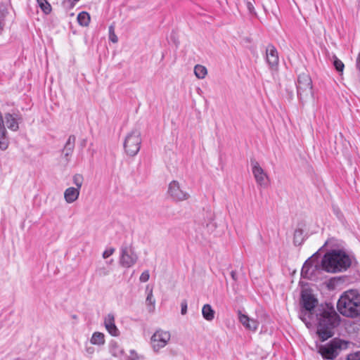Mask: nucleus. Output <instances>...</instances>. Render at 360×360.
<instances>
[{
  "instance_id": "16",
  "label": "nucleus",
  "mask_w": 360,
  "mask_h": 360,
  "mask_svg": "<svg viewBox=\"0 0 360 360\" xmlns=\"http://www.w3.org/2000/svg\"><path fill=\"white\" fill-rule=\"evenodd\" d=\"M315 269L316 266H313L310 262L307 261L302 266L301 275L304 278L311 279Z\"/></svg>"
},
{
  "instance_id": "17",
  "label": "nucleus",
  "mask_w": 360,
  "mask_h": 360,
  "mask_svg": "<svg viewBox=\"0 0 360 360\" xmlns=\"http://www.w3.org/2000/svg\"><path fill=\"white\" fill-rule=\"evenodd\" d=\"M110 352L112 356L120 358L121 360H123L125 354L122 347L115 341L112 342L110 345Z\"/></svg>"
},
{
  "instance_id": "36",
  "label": "nucleus",
  "mask_w": 360,
  "mask_h": 360,
  "mask_svg": "<svg viewBox=\"0 0 360 360\" xmlns=\"http://www.w3.org/2000/svg\"><path fill=\"white\" fill-rule=\"evenodd\" d=\"M4 30V23L0 22V34L2 33Z\"/></svg>"
},
{
  "instance_id": "23",
  "label": "nucleus",
  "mask_w": 360,
  "mask_h": 360,
  "mask_svg": "<svg viewBox=\"0 0 360 360\" xmlns=\"http://www.w3.org/2000/svg\"><path fill=\"white\" fill-rule=\"evenodd\" d=\"M40 8L46 14H49L51 11V6L46 0H37Z\"/></svg>"
},
{
  "instance_id": "22",
  "label": "nucleus",
  "mask_w": 360,
  "mask_h": 360,
  "mask_svg": "<svg viewBox=\"0 0 360 360\" xmlns=\"http://www.w3.org/2000/svg\"><path fill=\"white\" fill-rule=\"evenodd\" d=\"M77 21L82 26H87L90 22V15L88 13L82 11L78 14Z\"/></svg>"
},
{
  "instance_id": "26",
  "label": "nucleus",
  "mask_w": 360,
  "mask_h": 360,
  "mask_svg": "<svg viewBox=\"0 0 360 360\" xmlns=\"http://www.w3.org/2000/svg\"><path fill=\"white\" fill-rule=\"evenodd\" d=\"M146 304L148 305H150L152 307V309H154V306H155V300L153 298V290L152 289H150L148 292V295H147V297H146Z\"/></svg>"
},
{
  "instance_id": "15",
  "label": "nucleus",
  "mask_w": 360,
  "mask_h": 360,
  "mask_svg": "<svg viewBox=\"0 0 360 360\" xmlns=\"http://www.w3.org/2000/svg\"><path fill=\"white\" fill-rule=\"evenodd\" d=\"M9 146L8 132L5 127L3 115L0 112V150H6Z\"/></svg>"
},
{
  "instance_id": "30",
  "label": "nucleus",
  "mask_w": 360,
  "mask_h": 360,
  "mask_svg": "<svg viewBox=\"0 0 360 360\" xmlns=\"http://www.w3.org/2000/svg\"><path fill=\"white\" fill-rule=\"evenodd\" d=\"M114 252H115V248H110L106 249L103 252V259L108 258L109 257H110L114 253Z\"/></svg>"
},
{
  "instance_id": "37",
  "label": "nucleus",
  "mask_w": 360,
  "mask_h": 360,
  "mask_svg": "<svg viewBox=\"0 0 360 360\" xmlns=\"http://www.w3.org/2000/svg\"><path fill=\"white\" fill-rule=\"evenodd\" d=\"M302 234V232L300 231H296L295 232V237L296 238L297 235H301Z\"/></svg>"
},
{
  "instance_id": "8",
  "label": "nucleus",
  "mask_w": 360,
  "mask_h": 360,
  "mask_svg": "<svg viewBox=\"0 0 360 360\" xmlns=\"http://www.w3.org/2000/svg\"><path fill=\"white\" fill-rule=\"evenodd\" d=\"M138 255L131 245H123L120 248V264L124 268H130L138 261Z\"/></svg>"
},
{
  "instance_id": "14",
  "label": "nucleus",
  "mask_w": 360,
  "mask_h": 360,
  "mask_svg": "<svg viewBox=\"0 0 360 360\" xmlns=\"http://www.w3.org/2000/svg\"><path fill=\"white\" fill-rule=\"evenodd\" d=\"M266 60L269 65L273 68L278 64V54L273 45H268L266 49Z\"/></svg>"
},
{
  "instance_id": "5",
  "label": "nucleus",
  "mask_w": 360,
  "mask_h": 360,
  "mask_svg": "<svg viewBox=\"0 0 360 360\" xmlns=\"http://www.w3.org/2000/svg\"><path fill=\"white\" fill-rule=\"evenodd\" d=\"M297 90V95L302 101H306L312 97V81L309 74L304 72L299 75Z\"/></svg>"
},
{
  "instance_id": "25",
  "label": "nucleus",
  "mask_w": 360,
  "mask_h": 360,
  "mask_svg": "<svg viewBox=\"0 0 360 360\" xmlns=\"http://www.w3.org/2000/svg\"><path fill=\"white\" fill-rule=\"evenodd\" d=\"M139 359V356L137 354V352L135 350L131 349L129 351V353L128 354H124L123 360H138Z\"/></svg>"
},
{
  "instance_id": "1",
  "label": "nucleus",
  "mask_w": 360,
  "mask_h": 360,
  "mask_svg": "<svg viewBox=\"0 0 360 360\" xmlns=\"http://www.w3.org/2000/svg\"><path fill=\"white\" fill-rule=\"evenodd\" d=\"M302 309L300 319L307 328H311L318 321L317 333L322 341L333 335V329L339 323V316L332 307L321 306L316 307L317 300L309 291L302 292Z\"/></svg>"
},
{
  "instance_id": "9",
  "label": "nucleus",
  "mask_w": 360,
  "mask_h": 360,
  "mask_svg": "<svg viewBox=\"0 0 360 360\" xmlns=\"http://www.w3.org/2000/svg\"><path fill=\"white\" fill-rule=\"evenodd\" d=\"M5 127L13 131H17L19 129V124L22 122V117L18 111L6 112L3 115Z\"/></svg>"
},
{
  "instance_id": "33",
  "label": "nucleus",
  "mask_w": 360,
  "mask_h": 360,
  "mask_svg": "<svg viewBox=\"0 0 360 360\" xmlns=\"http://www.w3.org/2000/svg\"><path fill=\"white\" fill-rule=\"evenodd\" d=\"M73 150H65V148L63 149V155H64V158H65L66 161H68V156L72 154Z\"/></svg>"
},
{
  "instance_id": "18",
  "label": "nucleus",
  "mask_w": 360,
  "mask_h": 360,
  "mask_svg": "<svg viewBox=\"0 0 360 360\" xmlns=\"http://www.w3.org/2000/svg\"><path fill=\"white\" fill-rule=\"evenodd\" d=\"M215 312L209 304H204L202 308V315L207 321H212L214 319Z\"/></svg>"
},
{
  "instance_id": "3",
  "label": "nucleus",
  "mask_w": 360,
  "mask_h": 360,
  "mask_svg": "<svg viewBox=\"0 0 360 360\" xmlns=\"http://www.w3.org/2000/svg\"><path fill=\"white\" fill-rule=\"evenodd\" d=\"M339 312L347 317H356L360 314V294L354 290L345 292L337 304Z\"/></svg>"
},
{
  "instance_id": "40",
  "label": "nucleus",
  "mask_w": 360,
  "mask_h": 360,
  "mask_svg": "<svg viewBox=\"0 0 360 360\" xmlns=\"http://www.w3.org/2000/svg\"><path fill=\"white\" fill-rule=\"evenodd\" d=\"M108 271H106L105 269H103V275H108Z\"/></svg>"
},
{
  "instance_id": "4",
  "label": "nucleus",
  "mask_w": 360,
  "mask_h": 360,
  "mask_svg": "<svg viewBox=\"0 0 360 360\" xmlns=\"http://www.w3.org/2000/svg\"><path fill=\"white\" fill-rule=\"evenodd\" d=\"M141 144V131L136 129H133L125 137L124 142V150L128 155L135 156L140 150Z\"/></svg>"
},
{
  "instance_id": "34",
  "label": "nucleus",
  "mask_w": 360,
  "mask_h": 360,
  "mask_svg": "<svg viewBox=\"0 0 360 360\" xmlns=\"http://www.w3.org/2000/svg\"><path fill=\"white\" fill-rule=\"evenodd\" d=\"M356 68L360 71V53L358 54L356 58Z\"/></svg>"
},
{
  "instance_id": "20",
  "label": "nucleus",
  "mask_w": 360,
  "mask_h": 360,
  "mask_svg": "<svg viewBox=\"0 0 360 360\" xmlns=\"http://www.w3.org/2000/svg\"><path fill=\"white\" fill-rule=\"evenodd\" d=\"M252 173L256 180H264L267 178L266 174L257 162L252 165Z\"/></svg>"
},
{
  "instance_id": "24",
  "label": "nucleus",
  "mask_w": 360,
  "mask_h": 360,
  "mask_svg": "<svg viewBox=\"0 0 360 360\" xmlns=\"http://www.w3.org/2000/svg\"><path fill=\"white\" fill-rule=\"evenodd\" d=\"M75 136H70L68 139L65 146L64 147L65 150H73L75 148Z\"/></svg>"
},
{
  "instance_id": "29",
  "label": "nucleus",
  "mask_w": 360,
  "mask_h": 360,
  "mask_svg": "<svg viewBox=\"0 0 360 360\" xmlns=\"http://www.w3.org/2000/svg\"><path fill=\"white\" fill-rule=\"evenodd\" d=\"M150 274L148 270L144 271L140 276L139 280L141 282L145 283L149 280Z\"/></svg>"
},
{
  "instance_id": "21",
  "label": "nucleus",
  "mask_w": 360,
  "mask_h": 360,
  "mask_svg": "<svg viewBox=\"0 0 360 360\" xmlns=\"http://www.w3.org/2000/svg\"><path fill=\"white\" fill-rule=\"evenodd\" d=\"M194 74L197 78L202 79L207 75V70L202 65H196L194 67Z\"/></svg>"
},
{
  "instance_id": "39",
  "label": "nucleus",
  "mask_w": 360,
  "mask_h": 360,
  "mask_svg": "<svg viewBox=\"0 0 360 360\" xmlns=\"http://www.w3.org/2000/svg\"><path fill=\"white\" fill-rule=\"evenodd\" d=\"M87 352H89V353H92L94 352V349L93 348H89L87 349Z\"/></svg>"
},
{
  "instance_id": "38",
  "label": "nucleus",
  "mask_w": 360,
  "mask_h": 360,
  "mask_svg": "<svg viewBox=\"0 0 360 360\" xmlns=\"http://www.w3.org/2000/svg\"><path fill=\"white\" fill-rule=\"evenodd\" d=\"M248 9L250 10V11H252V10L253 9V6L251 4H248Z\"/></svg>"
},
{
  "instance_id": "28",
  "label": "nucleus",
  "mask_w": 360,
  "mask_h": 360,
  "mask_svg": "<svg viewBox=\"0 0 360 360\" xmlns=\"http://www.w3.org/2000/svg\"><path fill=\"white\" fill-rule=\"evenodd\" d=\"M334 66L335 68V69L338 71V72H342L343 71V69H344V64L343 63L339 60L338 58H335V60H334Z\"/></svg>"
},
{
  "instance_id": "27",
  "label": "nucleus",
  "mask_w": 360,
  "mask_h": 360,
  "mask_svg": "<svg viewBox=\"0 0 360 360\" xmlns=\"http://www.w3.org/2000/svg\"><path fill=\"white\" fill-rule=\"evenodd\" d=\"M109 39L112 42V43H117V41H118V38L116 36V34H115V32H114V28L112 26H110L109 27Z\"/></svg>"
},
{
  "instance_id": "13",
  "label": "nucleus",
  "mask_w": 360,
  "mask_h": 360,
  "mask_svg": "<svg viewBox=\"0 0 360 360\" xmlns=\"http://www.w3.org/2000/svg\"><path fill=\"white\" fill-rule=\"evenodd\" d=\"M81 186V183H77L75 187H69L65 191L64 198L67 203H72L78 199Z\"/></svg>"
},
{
  "instance_id": "19",
  "label": "nucleus",
  "mask_w": 360,
  "mask_h": 360,
  "mask_svg": "<svg viewBox=\"0 0 360 360\" xmlns=\"http://www.w3.org/2000/svg\"><path fill=\"white\" fill-rule=\"evenodd\" d=\"M90 342L94 345H103L105 342V335L101 332H94L91 335Z\"/></svg>"
},
{
  "instance_id": "12",
  "label": "nucleus",
  "mask_w": 360,
  "mask_h": 360,
  "mask_svg": "<svg viewBox=\"0 0 360 360\" xmlns=\"http://www.w3.org/2000/svg\"><path fill=\"white\" fill-rule=\"evenodd\" d=\"M238 319L241 324L248 330L251 331L257 330L259 326V322L254 319L250 318L248 315L238 312Z\"/></svg>"
},
{
  "instance_id": "10",
  "label": "nucleus",
  "mask_w": 360,
  "mask_h": 360,
  "mask_svg": "<svg viewBox=\"0 0 360 360\" xmlns=\"http://www.w3.org/2000/svg\"><path fill=\"white\" fill-rule=\"evenodd\" d=\"M104 326L112 336L117 337L120 335V330L115 325V318L113 314L110 313L105 316Z\"/></svg>"
},
{
  "instance_id": "32",
  "label": "nucleus",
  "mask_w": 360,
  "mask_h": 360,
  "mask_svg": "<svg viewBox=\"0 0 360 360\" xmlns=\"http://www.w3.org/2000/svg\"><path fill=\"white\" fill-rule=\"evenodd\" d=\"M348 360H360V352L351 355L348 358Z\"/></svg>"
},
{
  "instance_id": "11",
  "label": "nucleus",
  "mask_w": 360,
  "mask_h": 360,
  "mask_svg": "<svg viewBox=\"0 0 360 360\" xmlns=\"http://www.w3.org/2000/svg\"><path fill=\"white\" fill-rule=\"evenodd\" d=\"M340 346L333 343L321 346L319 352L323 358L333 359L337 356V349Z\"/></svg>"
},
{
  "instance_id": "35",
  "label": "nucleus",
  "mask_w": 360,
  "mask_h": 360,
  "mask_svg": "<svg viewBox=\"0 0 360 360\" xmlns=\"http://www.w3.org/2000/svg\"><path fill=\"white\" fill-rule=\"evenodd\" d=\"M83 177L80 175V174H77L75 176V181H77V180H79L80 179H82Z\"/></svg>"
},
{
  "instance_id": "6",
  "label": "nucleus",
  "mask_w": 360,
  "mask_h": 360,
  "mask_svg": "<svg viewBox=\"0 0 360 360\" xmlns=\"http://www.w3.org/2000/svg\"><path fill=\"white\" fill-rule=\"evenodd\" d=\"M170 340V332L159 328L155 331L150 338L151 348L155 352L158 353L168 345Z\"/></svg>"
},
{
  "instance_id": "31",
  "label": "nucleus",
  "mask_w": 360,
  "mask_h": 360,
  "mask_svg": "<svg viewBox=\"0 0 360 360\" xmlns=\"http://www.w3.org/2000/svg\"><path fill=\"white\" fill-rule=\"evenodd\" d=\"M187 313V302L186 301H183L181 303V314L182 315H185Z\"/></svg>"
},
{
  "instance_id": "2",
  "label": "nucleus",
  "mask_w": 360,
  "mask_h": 360,
  "mask_svg": "<svg viewBox=\"0 0 360 360\" xmlns=\"http://www.w3.org/2000/svg\"><path fill=\"white\" fill-rule=\"evenodd\" d=\"M351 263L349 256L342 250H333L326 253L321 262L323 269L330 273L346 270Z\"/></svg>"
},
{
  "instance_id": "7",
  "label": "nucleus",
  "mask_w": 360,
  "mask_h": 360,
  "mask_svg": "<svg viewBox=\"0 0 360 360\" xmlns=\"http://www.w3.org/2000/svg\"><path fill=\"white\" fill-rule=\"evenodd\" d=\"M167 193L176 201L184 200L189 197V189L186 181H170Z\"/></svg>"
}]
</instances>
